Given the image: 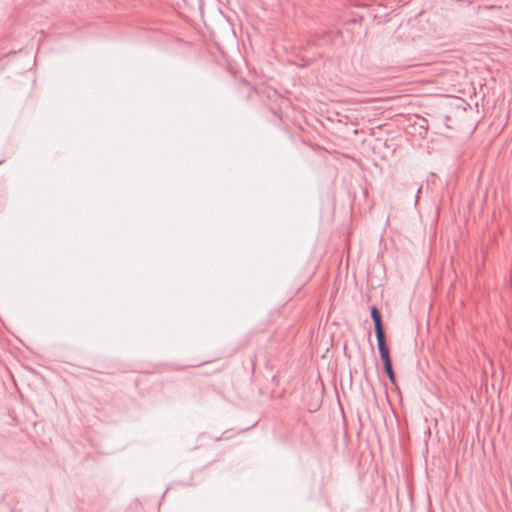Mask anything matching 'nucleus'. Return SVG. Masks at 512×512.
<instances>
[{"mask_svg": "<svg viewBox=\"0 0 512 512\" xmlns=\"http://www.w3.org/2000/svg\"><path fill=\"white\" fill-rule=\"evenodd\" d=\"M377 339V346L380 353V357L383 362V366L392 364L389 354V349L386 344L385 335L376 337Z\"/></svg>", "mask_w": 512, "mask_h": 512, "instance_id": "1", "label": "nucleus"}, {"mask_svg": "<svg viewBox=\"0 0 512 512\" xmlns=\"http://www.w3.org/2000/svg\"><path fill=\"white\" fill-rule=\"evenodd\" d=\"M371 318L374 322L376 337L384 336L385 332H384L381 314H380V311L375 306H373L371 308Z\"/></svg>", "mask_w": 512, "mask_h": 512, "instance_id": "2", "label": "nucleus"}, {"mask_svg": "<svg viewBox=\"0 0 512 512\" xmlns=\"http://www.w3.org/2000/svg\"><path fill=\"white\" fill-rule=\"evenodd\" d=\"M384 370L392 383H395V374L392 368V364L384 366Z\"/></svg>", "mask_w": 512, "mask_h": 512, "instance_id": "3", "label": "nucleus"}]
</instances>
